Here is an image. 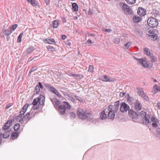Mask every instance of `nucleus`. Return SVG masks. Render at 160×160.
Masks as SVG:
<instances>
[{
	"mask_svg": "<svg viewBox=\"0 0 160 160\" xmlns=\"http://www.w3.org/2000/svg\"><path fill=\"white\" fill-rule=\"evenodd\" d=\"M140 115L142 117L141 122L146 125H147L152 122H157L158 120L151 114L147 113L146 112L142 111L140 112Z\"/></svg>",
	"mask_w": 160,
	"mask_h": 160,
	"instance_id": "f257e3e1",
	"label": "nucleus"
},
{
	"mask_svg": "<svg viewBox=\"0 0 160 160\" xmlns=\"http://www.w3.org/2000/svg\"><path fill=\"white\" fill-rule=\"evenodd\" d=\"M55 99L56 101H55V105L54 106L58 108L60 114L61 115H63L65 114H66L65 112L66 109L70 110L71 108L70 104L66 101H63L62 103H61L59 100L56 98Z\"/></svg>",
	"mask_w": 160,
	"mask_h": 160,
	"instance_id": "f03ea898",
	"label": "nucleus"
},
{
	"mask_svg": "<svg viewBox=\"0 0 160 160\" xmlns=\"http://www.w3.org/2000/svg\"><path fill=\"white\" fill-rule=\"evenodd\" d=\"M77 115L79 118L82 119H86L88 121H90L92 119L91 117L92 113L84 111L82 108H79L77 112Z\"/></svg>",
	"mask_w": 160,
	"mask_h": 160,
	"instance_id": "7ed1b4c3",
	"label": "nucleus"
},
{
	"mask_svg": "<svg viewBox=\"0 0 160 160\" xmlns=\"http://www.w3.org/2000/svg\"><path fill=\"white\" fill-rule=\"evenodd\" d=\"M113 106L112 105H109L108 107V119L112 120L114 119L115 116V113L117 112H115L113 110Z\"/></svg>",
	"mask_w": 160,
	"mask_h": 160,
	"instance_id": "20e7f679",
	"label": "nucleus"
},
{
	"mask_svg": "<svg viewBox=\"0 0 160 160\" xmlns=\"http://www.w3.org/2000/svg\"><path fill=\"white\" fill-rule=\"evenodd\" d=\"M147 23L149 26L152 28L156 27L158 25L157 19L153 17L149 18L148 20Z\"/></svg>",
	"mask_w": 160,
	"mask_h": 160,
	"instance_id": "39448f33",
	"label": "nucleus"
},
{
	"mask_svg": "<svg viewBox=\"0 0 160 160\" xmlns=\"http://www.w3.org/2000/svg\"><path fill=\"white\" fill-rule=\"evenodd\" d=\"M120 110L122 112H127L130 109L129 106L125 102H122L120 103ZM128 114L130 115V111H128Z\"/></svg>",
	"mask_w": 160,
	"mask_h": 160,
	"instance_id": "423d86ee",
	"label": "nucleus"
},
{
	"mask_svg": "<svg viewBox=\"0 0 160 160\" xmlns=\"http://www.w3.org/2000/svg\"><path fill=\"white\" fill-rule=\"evenodd\" d=\"M120 6L121 7L122 10L124 11L125 13L129 14L130 8L128 5L123 2H120Z\"/></svg>",
	"mask_w": 160,
	"mask_h": 160,
	"instance_id": "0eeeda50",
	"label": "nucleus"
},
{
	"mask_svg": "<svg viewBox=\"0 0 160 160\" xmlns=\"http://www.w3.org/2000/svg\"><path fill=\"white\" fill-rule=\"evenodd\" d=\"M135 58L137 60L139 61L138 62V63L139 64H142L144 67L148 68L149 66V64L146 62V58H142L140 59H137L136 58Z\"/></svg>",
	"mask_w": 160,
	"mask_h": 160,
	"instance_id": "6e6552de",
	"label": "nucleus"
},
{
	"mask_svg": "<svg viewBox=\"0 0 160 160\" xmlns=\"http://www.w3.org/2000/svg\"><path fill=\"white\" fill-rule=\"evenodd\" d=\"M12 120L11 119L8 120L3 126L2 130L6 131L9 129L12 125Z\"/></svg>",
	"mask_w": 160,
	"mask_h": 160,
	"instance_id": "1a4fd4ad",
	"label": "nucleus"
},
{
	"mask_svg": "<svg viewBox=\"0 0 160 160\" xmlns=\"http://www.w3.org/2000/svg\"><path fill=\"white\" fill-rule=\"evenodd\" d=\"M43 85L46 87L47 89L48 90V91L52 93H54L57 90L54 87L51 86L47 83H43Z\"/></svg>",
	"mask_w": 160,
	"mask_h": 160,
	"instance_id": "9d476101",
	"label": "nucleus"
},
{
	"mask_svg": "<svg viewBox=\"0 0 160 160\" xmlns=\"http://www.w3.org/2000/svg\"><path fill=\"white\" fill-rule=\"evenodd\" d=\"M43 85L46 87L47 89L48 90V91L52 93H54L57 90L54 87L51 86L47 83H43Z\"/></svg>",
	"mask_w": 160,
	"mask_h": 160,
	"instance_id": "9b49d317",
	"label": "nucleus"
},
{
	"mask_svg": "<svg viewBox=\"0 0 160 160\" xmlns=\"http://www.w3.org/2000/svg\"><path fill=\"white\" fill-rule=\"evenodd\" d=\"M138 112H135L131 109V118L134 122H136L138 117Z\"/></svg>",
	"mask_w": 160,
	"mask_h": 160,
	"instance_id": "f8f14e48",
	"label": "nucleus"
},
{
	"mask_svg": "<svg viewBox=\"0 0 160 160\" xmlns=\"http://www.w3.org/2000/svg\"><path fill=\"white\" fill-rule=\"evenodd\" d=\"M137 13L140 16H143L146 14V11L144 8L142 7H139L138 9Z\"/></svg>",
	"mask_w": 160,
	"mask_h": 160,
	"instance_id": "ddd939ff",
	"label": "nucleus"
},
{
	"mask_svg": "<svg viewBox=\"0 0 160 160\" xmlns=\"http://www.w3.org/2000/svg\"><path fill=\"white\" fill-rule=\"evenodd\" d=\"M135 109L137 110H141L142 108V106L141 103L138 100H137L136 101L135 104Z\"/></svg>",
	"mask_w": 160,
	"mask_h": 160,
	"instance_id": "4468645a",
	"label": "nucleus"
},
{
	"mask_svg": "<svg viewBox=\"0 0 160 160\" xmlns=\"http://www.w3.org/2000/svg\"><path fill=\"white\" fill-rule=\"evenodd\" d=\"M20 134V132H19L16 131L12 132L10 139H17L18 137Z\"/></svg>",
	"mask_w": 160,
	"mask_h": 160,
	"instance_id": "2eb2a0df",
	"label": "nucleus"
},
{
	"mask_svg": "<svg viewBox=\"0 0 160 160\" xmlns=\"http://www.w3.org/2000/svg\"><path fill=\"white\" fill-rule=\"evenodd\" d=\"M29 105L28 103H26L24 106L22 108L21 110L20 111L19 113H21L22 115H24V113L26 112L27 108L29 106Z\"/></svg>",
	"mask_w": 160,
	"mask_h": 160,
	"instance_id": "dca6fc26",
	"label": "nucleus"
},
{
	"mask_svg": "<svg viewBox=\"0 0 160 160\" xmlns=\"http://www.w3.org/2000/svg\"><path fill=\"white\" fill-rule=\"evenodd\" d=\"M106 110V109H104L101 113L100 118L101 120L105 119L107 118V115L105 113Z\"/></svg>",
	"mask_w": 160,
	"mask_h": 160,
	"instance_id": "f3484780",
	"label": "nucleus"
},
{
	"mask_svg": "<svg viewBox=\"0 0 160 160\" xmlns=\"http://www.w3.org/2000/svg\"><path fill=\"white\" fill-rule=\"evenodd\" d=\"M39 98H40V101H39V104L41 105L44 106L45 101V97L41 94H40Z\"/></svg>",
	"mask_w": 160,
	"mask_h": 160,
	"instance_id": "a211bd4d",
	"label": "nucleus"
},
{
	"mask_svg": "<svg viewBox=\"0 0 160 160\" xmlns=\"http://www.w3.org/2000/svg\"><path fill=\"white\" fill-rule=\"evenodd\" d=\"M134 32L137 35L140 37H142L143 34V32L140 28H135Z\"/></svg>",
	"mask_w": 160,
	"mask_h": 160,
	"instance_id": "6ab92c4d",
	"label": "nucleus"
},
{
	"mask_svg": "<svg viewBox=\"0 0 160 160\" xmlns=\"http://www.w3.org/2000/svg\"><path fill=\"white\" fill-rule=\"evenodd\" d=\"M144 54H146L147 56L150 57V56H152V53H151L147 48H145L144 49Z\"/></svg>",
	"mask_w": 160,
	"mask_h": 160,
	"instance_id": "aec40b11",
	"label": "nucleus"
},
{
	"mask_svg": "<svg viewBox=\"0 0 160 160\" xmlns=\"http://www.w3.org/2000/svg\"><path fill=\"white\" fill-rule=\"evenodd\" d=\"M4 26L3 28H4ZM2 32L3 33V34L6 36H8L10 35L12 33V31L8 29H4L3 28L2 30Z\"/></svg>",
	"mask_w": 160,
	"mask_h": 160,
	"instance_id": "412c9836",
	"label": "nucleus"
},
{
	"mask_svg": "<svg viewBox=\"0 0 160 160\" xmlns=\"http://www.w3.org/2000/svg\"><path fill=\"white\" fill-rule=\"evenodd\" d=\"M137 92L140 96L141 97H143V96L145 94L143 89L140 88H137Z\"/></svg>",
	"mask_w": 160,
	"mask_h": 160,
	"instance_id": "4be33fe9",
	"label": "nucleus"
},
{
	"mask_svg": "<svg viewBox=\"0 0 160 160\" xmlns=\"http://www.w3.org/2000/svg\"><path fill=\"white\" fill-rule=\"evenodd\" d=\"M11 129L7 130V131L5 132L3 134V137L4 138H7L9 137L10 136V132Z\"/></svg>",
	"mask_w": 160,
	"mask_h": 160,
	"instance_id": "5701e85b",
	"label": "nucleus"
},
{
	"mask_svg": "<svg viewBox=\"0 0 160 160\" xmlns=\"http://www.w3.org/2000/svg\"><path fill=\"white\" fill-rule=\"evenodd\" d=\"M44 42L45 43H48L49 44H52L53 42H55V41L54 39L53 38L51 39H46Z\"/></svg>",
	"mask_w": 160,
	"mask_h": 160,
	"instance_id": "b1692460",
	"label": "nucleus"
},
{
	"mask_svg": "<svg viewBox=\"0 0 160 160\" xmlns=\"http://www.w3.org/2000/svg\"><path fill=\"white\" fill-rule=\"evenodd\" d=\"M142 20V18L136 16H134L132 18L133 22L134 23H138Z\"/></svg>",
	"mask_w": 160,
	"mask_h": 160,
	"instance_id": "393cba45",
	"label": "nucleus"
},
{
	"mask_svg": "<svg viewBox=\"0 0 160 160\" xmlns=\"http://www.w3.org/2000/svg\"><path fill=\"white\" fill-rule=\"evenodd\" d=\"M72 9L73 11L75 12H77L78 11V6L77 3L74 2L73 3L72 5Z\"/></svg>",
	"mask_w": 160,
	"mask_h": 160,
	"instance_id": "a878e982",
	"label": "nucleus"
},
{
	"mask_svg": "<svg viewBox=\"0 0 160 160\" xmlns=\"http://www.w3.org/2000/svg\"><path fill=\"white\" fill-rule=\"evenodd\" d=\"M153 89H154V91H152L153 94L156 93L158 91L160 92V86L155 85L153 87Z\"/></svg>",
	"mask_w": 160,
	"mask_h": 160,
	"instance_id": "bb28decb",
	"label": "nucleus"
},
{
	"mask_svg": "<svg viewBox=\"0 0 160 160\" xmlns=\"http://www.w3.org/2000/svg\"><path fill=\"white\" fill-rule=\"evenodd\" d=\"M40 98H39V97L36 98L34 99L32 104L34 106H36L37 105L38 103L39 102V101H40Z\"/></svg>",
	"mask_w": 160,
	"mask_h": 160,
	"instance_id": "cd10ccee",
	"label": "nucleus"
},
{
	"mask_svg": "<svg viewBox=\"0 0 160 160\" xmlns=\"http://www.w3.org/2000/svg\"><path fill=\"white\" fill-rule=\"evenodd\" d=\"M59 21L58 20H54L52 23V25L53 28H57L60 24V23L58 22Z\"/></svg>",
	"mask_w": 160,
	"mask_h": 160,
	"instance_id": "c85d7f7f",
	"label": "nucleus"
},
{
	"mask_svg": "<svg viewBox=\"0 0 160 160\" xmlns=\"http://www.w3.org/2000/svg\"><path fill=\"white\" fill-rule=\"evenodd\" d=\"M149 36L151 38V40H155L158 38V36L157 34L154 33L149 35Z\"/></svg>",
	"mask_w": 160,
	"mask_h": 160,
	"instance_id": "c756f323",
	"label": "nucleus"
},
{
	"mask_svg": "<svg viewBox=\"0 0 160 160\" xmlns=\"http://www.w3.org/2000/svg\"><path fill=\"white\" fill-rule=\"evenodd\" d=\"M20 127V124L17 123L15 124L14 126L13 129L15 131L17 132L19 129Z\"/></svg>",
	"mask_w": 160,
	"mask_h": 160,
	"instance_id": "7c9ffc66",
	"label": "nucleus"
},
{
	"mask_svg": "<svg viewBox=\"0 0 160 160\" xmlns=\"http://www.w3.org/2000/svg\"><path fill=\"white\" fill-rule=\"evenodd\" d=\"M47 48L48 51H51L53 52L56 51L55 48L52 46L49 45L47 47Z\"/></svg>",
	"mask_w": 160,
	"mask_h": 160,
	"instance_id": "2f4dec72",
	"label": "nucleus"
},
{
	"mask_svg": "<svg viewBox=\"0 0 160 160\" xmlns=\"http://www.w3.org/2000/svg\"><path fill=\"white\" fill-rule=\"evenodd\" d=\"M23 35V32L21 33L18 36L17 38V42L18 43H20L22 41V38Z\"/></svg>",
	"mask_w": 160,
	"mask_h": 160,
	"instance_id": "473e14b6",
	"label": "nucleus"
},
{
	"mask_svg": "<svg viewBox=\"0 0 160 160\" xmlns=\"http://www.w3.org/2000/svg\"><path fill=\"white\" fill-rule=\"evenodd\" d=\"M30 117V112H27L26 114H25L24 116H23V118H24V119H28V121L31 118H29Z\"/></svg>",
	"mask_w": 160,
	"mask_h": 160,
	"instance_id": "72a5a7b5",
	"label": "nucleus"
},
{
	"mask_svg": "<svg viewBox=\"0 0 160 160\" xmlns=\"http://www.w3.org/2000/svg\"><path fill=\"white\" fill-rule=\"evenodd\" d=\"M54 94L57 95L59 98H61L62 100H63L64 99V98L59 93L57 90Z\"/></svg>",
	"mask_w": 160,
	"mask_h": 160,
	"instance_id": "f704fd0d",
	"label": "nucleus"
},
{
	"mask_svg": "<svg viewBox=\"0 0 160 160\" xmlns=\"http://www.w3.org/2000/svg\"><path fill=\"white\" fill-rule=\"evenodd\" d=\"M37 69H38V68L37 67V66H33L32 68L30 71L29 72L28 74L29 75H30L32 72L36 70H37Z\"/></svg>",
	"mask_w": 160,
	"mask_h": 160,
	"instance_id": "c9c22d12",
	"label": "nucleus"
},
{
	"mask_svg": "<svg viewBox=\"0 0 160 160\" xmlns=\"http://www.w3.org/2000/svg\"><path fill=\"white\" fill-rule=\"evenodd\" d=\"M108 76L107 75H103L102 76V78L100 79V80L105 82H108L107 81V79H108Z\"/></svg>",
	"mask_w": 160,
	"mask_h": 160,
	"instance_id": "e433bc0d",
	"label": "nucleus"
},
{
	"mask_svg": "<svg viewBox=\"0 0 160 160\" xmlns=\"http://www.w3.org/2000/svg\"><path fill=\"white\" fill-rule=\"evenodd\" d=\"M18 26V25L17 24H15L12 26L10 29L11 31H12V32L13 31L17 28Z\"/></svg>",
	"mask_w": 160,
	"mask_h": 160,
	"instance_id": "4c0bfd02",
	"label": "nucleus"
},
{
	"mask_svg": "<svg viewBox=\"0 0 160 160\" xmlns=\"http://www.w3.org/2000/svg\"><path fill=\"white\" fill-rule=\"evenodd\" d=\"M74 76V77H78L80 80L82 79L83 77V76L81 74H75Z\"/></svg>",
	"mask_w": 160,
	"mask_h": 160,
	"instance_id": "58836bf2",
	"label": "nucleus"
},
{
	"mask_svg": "<svg viewBox=\"0 0 160 160\" xmlns=\"http://www.w3.org/2000/svg\"><path fill=\"white\" fill-rule=\"evenodd\" d=\"M115 78H112L111 77H108V79H107V81L109 82H113L115 81Z\"/></svg>",
	"mask_w": 160,
	"mask_h": 160,
	"instance_id": "ea45409f",
	"label": "nucleus"
},
{
	"mask_svg": "<svg viewBox=\"0 0 160 160\" xmlns=\"http://www.w3.org/2000/svg\"><path fill=\"white\" fill-rule=\"evenodd\" d=\"M114 107L113 109V110L115 112H117L119 108V106L118 105H115L113 106V107Z\"/></svg>",
	"mask_w": 160,
	"mask_h": 160,
	"instance_id": "a19ab883",
	"label": "nucleus"
},
{
	"mask_svg": "<svg viewBox=\"0 0 160 160\" xmlns=\"http://www.w3.org/2000/svg\"><path fill=\"white\" fill-rule=\"evenodd\" d=\"M69 114H70V118L72 119V118H74L76 117V114L74 112H70L69 113Z\"/></svg>",
	"mask_w": 160,
	"mask_h": 160,
	"instance_id": "79ce46f5",
	"label": "nucleus"
},
{
	"mask_svg": "<svg viewBox=\"0 0 160 160\" xmlns=\"http://www.w3.org/2000/svg\"><path fill=\"white\" fill-rule=\"evenodd\" d=\"M23 115L22 114L20 113L19 115H18L15 117L14 119L17 122L18 121H19L20 118H21V117Z\"/></svg>",
	"mask_w": 160,
	"mask_h": 160,
	"instance_id": "37998d69",
	"label": "nucleus"
},
{
	"mask_svg": "<svg viewBox=\"0 0 160 160\" xmlns=\"http://www.w3.org/2000/svg\"><path fill=\"white\" fill-rule=\"evenodd\" d=\"M34 50L33 48L32 47H31L27 49V52L28 53H30L32 51Z\"/></svg>",
	"mask_w": 160,
	"mask_h": 160,
	"instance_id": "c03bdc74",
	"label": "nucleus"
},
{
	"mask_svg": "<svg viewBox=\"0 0 160 160\" xmlns=\"http://www.w3.org/2000/svg\"><path fill=\"white\" fill-rule=\"evenodd\" d=\"M74 97L78 101L80 102H82L83 101V99L79 96L75 95Z\"/></svg>",
	"mask_w": 160,
	"mask_h": 160,
	"instance_id": "a18cd8bd",
	"label": "nucleus"
},
{
	"mask_svg": "<svg viewBox=\"0 0 160 160\" xmlns=\"http://www.w3.org/2000/svg\"><path fill=\"white\" fill-rule=\"evenodd\" d=\"M150 57L151 58V61L152 62H155L157 60V58L155 57L153 55V54H152V56H150Z\"/></svg>",
	"mask_w": 160,
	"mask_h": 160,
	"instance_id": "49530a36",
	"label": "nucleus"
},
{
	"mask_svg": "<svg viewBox=\"0 0 160 160\" xmlns=\"http://www.w3.org/2000/svg\"><path fill=\"white\" fill-rule=\"evenodd\" d=\"M93 66L92 65H90L88 69V72H92L93 71Z\"/></svg>",
	"mask_w": 160,
	"mask_h": 160,
	"instance_id": "de8ad7c7",
	"label": "nucleus"
},
{
	"mask_svg": "<svg viewBox=\"0 0 160 160\" xmlns=\"http://www.w3.org/2000/svg\"><path fill=\"white\" fill-rule=\"evenodd\" d=\"M130 42H129L124 45V47L127 49H128L130 46Z\"/></svg>",
	"mask_w": 160,
	"mask_h": 160,
	"instance_id": "09e8293b",
	"label": "nucleus"
},
{
	"mask_svg": "<svg viewBox=\"0 0 160 160\" xmlns=\"http://www.w3.org/2000/svg\"><path fill=\"white\" fill-rule=\"evenodd\" d=\"M28 2L30 3L31 5L33 6H35L36 5V3L34 2V1L33 0H27Z\"/></svg>",
	"mask_w": 160,
	"mask_h": 160,
	"instance_id": "8fccbe9b",
	"label": "nucleus"
},
{
	"mask_svg": "<svg viewBox=\"0 0 160 160\" xmlns=\"http://www.w3.org/2000/svg\"><path fill=\"white\" fill-rule=\"evenodd\" d=\"M142 97V98L146 101H148L149 100V98L148 96L145 95V94L143 96V97Z\"/></svg>",
	"mask_w": 160,
	"mask_h": 160,
	"instance_id": "3c124183",
	"label": "nucleus"
},
{
	"mask_svg": "<svg viewBox=\"0 0 160 160\" xmlns=\"http://www.w3.org/2000/svg\"><path fill=\"white\" fill-rule=\"evenodd\" d=\"M65 42L66 44L69 46H70L71 45V40H70L66 41Z\"/></svg>",
	"mask_w": 160,
	"mask_h": 160,
	"instance_id": "603ef678",
	"label": "nucleus"
},
{
	"mask_svg": "<svg viewBox=\"0 0 160 160\" xmlns=\"http://www.w3.org/2000/svg\"><path fill=\"white\" fill-rule=\"evenodd\" d=\"M158 121H157V122H152V125L153 128H156L158 127V124L157 123L158 122Z\"/></svg>",
	"mask_w": 160,
	"mask_h": 160,
	"instance_id": "864d4df0",
	"label": "nucleus"
},
{
	"mask_svg": "<svg viewBox=\"0 0 160 160\" xmlns=\"http://www.w3.org/2000/svg\"><path fill=\"white\" fill-rule=\"evenodd\" d=\"M102 31L103 32H109L111 31V30L109 29L103 28Z\"/></svg>",
	"mask_w": 160,
	"mask_h": 160,
	"instance_id": "5fc2aeb1",
	"label": "nucleus"
},
{
	"mask_svg": "<svg viewBox=\"0 0 160 160\" xmlns=\"http://www.w3.org/2000/svg\"><path fill=\"white\" fill-rule=\"evenodd\" d=\"M25 119H24V118H23V117L22 116L20 118L18 121L19 122L21 123H23V121H24Z\"/></svg>",
	"mask_w": 160,
	"mask_h": 160,
	"instance_id": "6e6d98bb",
	"label": "nucleus"
},
{
	"mask_svg": "<svg viewBox=\"0 0 160 160\" xmlns=\"http://www.w3.org/2000/svg\"><path fill=\"white\" fill-rule=\"evenodd\" d=\"M38 84L39 85L40 89H42L44 88V87L43 85L42 84V83L41 82H38Z\"/></svg>",
	"mask_w": 160,
	"mask_h": 160,
	"instance_id": "4d7b16f0",
	"label": "nucleus"
},
{
	"mask_svg": "<svg viewBox=\"0 0 160 160\" xmlns=\"http://www.w3.org/2000/svg\"><path fill=\"white\" fill-rule=\"evenodd\" d=\"M12 105V104L11 103H9L6 105V107L5 108V110L9 108Z\"/></svg>",
	"mask_w": 160,
	"mask_h": 160,
	"instance_id": "13d9d810",
	"label": "nucleus"
},
{
	"mask_svg": "<svg viewBox=\"0 0 160 160\" xmlns=\"http://www.w3.org/2000/svg\"><path fill=\"white\" fill-rule=\"evenodd\" d=\"M62 22L63 23H66V19L65 17H63L62 18Z\"/></svg>",
	"mask_w": 160,
	"mask_h": 160,
	"instance_id": "bf43d9fd",
	"label": "nucleus"
},
{
	"mask_svg": "<svg viewBox=\"0 0 160 160\" xmlns=\"http://www.w3.org/2000/svg\"><path fill=\"white\" fill-rule=\"evenodd\" d=\"M93 11L89 9L88 11V13L89 14L92 15L93 14Z\"/></svg>",
	"mask_w": 160,
	"mask_h": 160,
	"instance_id": "052dcab7",
	"label": "nucleus"
},
{
	"mask_svg": "<svg viewBox=\"0 0 160 160\" xmlns=\"http://www.w3.org/2000/svg\"><path fill=\"white\" fill-rule=\"evenodd\" d=\"M40 89H37V88L35 89V91L36 92V94H38L40 92Z\"/></svg>",
	"mask_w": 160,
	"mask_h": 160,
	"instance_id": "680f3d73",
	"label": "nucleus"
},
{
	"mask_svg": "<svg viewBox=\"0 0 160 160\" xmlns=\"http://www.w3.org/2000/svg\"><path fill=\"white\" fill-rule=\"evenodd\" d=\"M120 41V40L119 38H116L115 40V42L117 43H118Z\"/></svg>",
	"mask_w": 160,
	"mask_h": 160,
	"instance_id": "e2e57ef3",
	"label": "nucleus"
},
{
	"mask_svg": "<svg viewBox=\"0 0 160 160\" xmlns=\"http://www.w3.org/2000/svg\"><path fill=\"white\" fill-rule=\"evenodd\" d=\"M126 94L125 93L123 92H121L120 93V97H123Z\"/></svg>",
	"mask_w": 160,
	"mask_h": 160,
	"instance_id": "0e129e2a",
	"label": "nucleus"
},
{
	"mask_svg": "<svg viewBox=\"0 0 160 160\" xmlns=\"http://www.w3.org/2000/svg\"><path fill=\"white\" fill-rule=\"evenodd\" d=\"M39 105H37L36 106H34V107H33V109L34 110H37L39 108Z\"/></svg>",
	"mask_w": 160,
	"mask_h": 160,
	"instance_id": "69168bd1",
	"label": "nucleus"
},
{
	"mask_svg": "<svg viewBox=\"0 0 160 160\" xmlns=\"http://www.w3.org/2000/svg\"><path fill=\"white\" fill-rule=\"evenodd\" d=\"M45 3L47 5H48L50 3V0H44Z\"/></svg>",
	"mask_w": 160,
	"mask_h": 160,
	"instance_id": "338daca9",
	"label": "nucleus"
},
{
	"mask_svg": "<svg viewBox=\"0 0 160 160\" xmlns=\"http://www.w3.org/2000/svg\"><path fill=\"white\" fill-rule=\"evenodd\" d=\"M157 132L160 134V128H157L156 130Z\"/></svg>",
	"mask_w": 160,
	"mask_h": 160,
	"instance_id": "774afa93",
	"label": "nucleus"
}]
</instances>
